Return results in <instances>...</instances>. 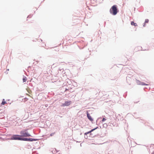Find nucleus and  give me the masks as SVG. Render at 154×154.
Segmentation results:
<instances>
[{
    "label": "nucleus",
    "mask_w": 154,
    "mask_h": 154,
    "mask_svg": "<svg viewBox=\"0 0 154 154\" xmlns=\"http://www.w3.org/2000/svg\"><path fill=\"white\" fill-rule=\"evenodd\" d=\"M109 12L110 14L113 15H116L118 12L117 6L116 5H115L112 6L110 9Z\"/></svg>",
    "instance_id": "1"
},
{
    "label": "nucleus",
    "mask_w": 154,
    "mask_h": 154,
    "mask_svg": "<svg viewBox=\"0 0 154 154\" xmlns=\"http://www.w3.org/2000/svg\"><path fill=\"white\" fill-rule=\"evenodd\" d=\"M149 22V20L147 19H146L145 22V23H147Z\"/></svg>",
    "instance_id": "13"
},
{
    "label": "nucleus",
    "mask_w": 154,
    "mask_h": 154,
    "mask_svg": "<svg viewBox=\"0 0 154 154\" xmlns=\"http://www.w3.org/2000/svg\"><path fill=\"white\" fill-rule=\"evenodd\" d=\"M106 120V119L105 118H103L102 120V122H104V121H105Z\"/></svg>",
    "instance_id": "14"
},
{
    "label": "nucleus",
    "mask_w": 154,
    "mask_h": 154,
    "mask_svg": "<svg viewBox=\"0 0 154 154\" xmlns=\"http://www.w3.org/2000/svg\"><path fill=\"white\" fill-rule=\"evenodd\" d=\"M27 90L29 94H31V93L32 91L29 89H27Z\"/></svg>",
    "instance_id": "11"
},
{
    "label": "nucleus",
    "mask_w": 154,
    "mask_h": 154,
    "mask_svg": "<svg viewBox=\"0 0 154 154\" xmlns=\"http://www.w3.org/2000/svg\"><path fill=\"white\" fill-rule=\"evenodd\" d=\"M87 116L88 118V119L91 122L93 121V119L92 118L91 116L90 115V114L88 113H87Z\"/></svg>",
    "instance_id": "5"
},
{
    "label": "nucleus",
    "mask_w": 154,
    "mask_h": 154,
    "mask_svg": "<svg viewBox=\"0 0 154 154\" xmlns=\"http://www.w3.org/2000/svg\"><path fill=\"white\" fill-rule=\"evenodd\" d=\"M72 103V101L70 100H67L64 103L62 104L61 106L65 107L66 106H68Z\"/></svg>",
    "instance_id": "3"
},
{
    "label": "nucleus",
    "mask_w": 154,
    "mask_h": 154,
    "mask_svg": "<svg viewBox=\"0 0 154 154\" xmlns=\"http://www.w3.org/2000/svg\"><path fill=\"white\" fill-rule=\"evenodd\" d=\"M54 134L53 133H51L50 134V136H52Z\"/></svg>",
    "instance_id": "15"
},
{
    "label": "nucleus",
    "mask_w": 154,
    "mask_h": 154,
    "mask_svg": "<svg viewBox=\"0 0 154 154\" xmlns=\"http://www.w3.org/2000/svg\"><path fill=\"white\" fill-rule=\"evenodd\" d=\"M6 103H7L5 101V99H3V100H2V103H1V106H3V105H4L5 104H6Z\"/></svg>",
    "instance_id": "7"
},
{
    "label": "nucleus",
    "mask_w": 154,
    "mask_h": 154,
    "mask_svg": "<svg viewBox=\"0 0 154 154\" xmlns=\"http://www.w3.org/2000/svg\"><path fill=\"white\" fill-rule=\"evenodd\" d=\"M19 136H20L19 135H13L12 137V139L14 140H20L22 139L21 137H19Z\"/></svg>",
    "instance_id": "4"
},
{
    "label": "nucleus",
    "mask_w": 154,
    "mask_h": 154,
    "mask_svg": "<svg viewBox=\"0 0 154 154\" xmlns=\"http://www.w3.org/2000/svg\"><path fill=\"white\" fill-rule=\"evenodd\" d=\"M131 24L132 25H133L134 26H137V25L136 23H135L134 21H132L131 23Z\"/></svg>",
    "instance_id": "9"
},
{
    "label": "nucleus",
    "mask_w": 154,
    "mask_h": 154,
    "mask_svg": "<svg viewBox=\"0 0 154 154\" xmlns=\"http://www.w3.org/2000/svg\"><path fill=\"white\" fill-rule=\"evenodd\" d=\"M27 80V79L26 78V77H23V82H26V81Z\"/></svg>",
    "instance_id": "10"
},
{
    "label": "nucleus",
    "mask_w": 154,
    "mask_h": 154,
    "mask_svg": "<svg viewBox=\"0 0 154 154\" xmlns=\"http://www.w3.org/2000/svg\"><path fill=\"white\" fill-rule=\"evenodd\" d=\"M151 154H154V153H152Z\"/></svg>",
    "instance_id": "17"
},
{
    "label": "nucleus",
    "mask_w": 154,
    "mask_h": 154,
    "mask_svg": "<svg viewBox=\"0 0 154 154\" xmlns=\"http://www.w3.org/2000/svg\"><path fill=\"white\" fill-rule=\"evenodd\" d=\"M140 84L142 85H149L148 84H145L143 82H141V83Z\"/></svg>",
    "instance_id": "12"
},
{
    "label": "nucleus",
    "mask_w": 154,
    "mask_h": 154,
    "mask_svg": "<svg viewBox=\"0 0 154 154\" xmlns=\"http://www.w3.org/2000/svg\"><path fill=\"white\" fill-rule=\"evenodd\" d=\"M21 137H28L31 136L27 132L26 130L22 131L20 132Z\"/></svg>",
    "instance_id": "2"
},
{
    "label": "nucleus",
    "mask_w": 154,
    "mask_h": 154,
    "mask_svg": "<svg viewBox=\"0 0 154 154\" xmlns=\"http://www.w3.org/2000/svg\"><path fill=\"white\" fill-rule=\"evenodd\" d=\"M97 128H98V127H97L94 129H93L92 130H91V131H88V132H86L85 133V134H88L89 133H90L92 132L94 130H95L96 129H97Z\"/></svg>",
    "instance_id": "6"
},
{
    "label": "nucleus",
    "mask_w": 154,
    "mask_h": 154,
    "mask_svg": "<svg viewBox=\"0 0 154 154\" xmlns=\"http://www.w3.org/2000/svg\"><path fill=\"white\" fill-rule=\"evenodd\" d=\"M26 95H28V96H29L30 97H31L30 95H29V94H26Z\"/></svg>",
    "instance_id": "16"
},
{
    "label": "nucleus",
    "mask_w": 154,
    "mask_h": 154,
    "mask_svg": "<svg viewBox=\"0 0 154 154\" xmlns=\"http://www.w3.org/2000/svg\"><path fill=\"white\" fill-rule=\"evenodd\" d=\"M21 139H22L21 140H25V141H31V140H30V139H28L27 138H21Z\"/></svg>",
    "instance_id": "8"
}]
</instances>
